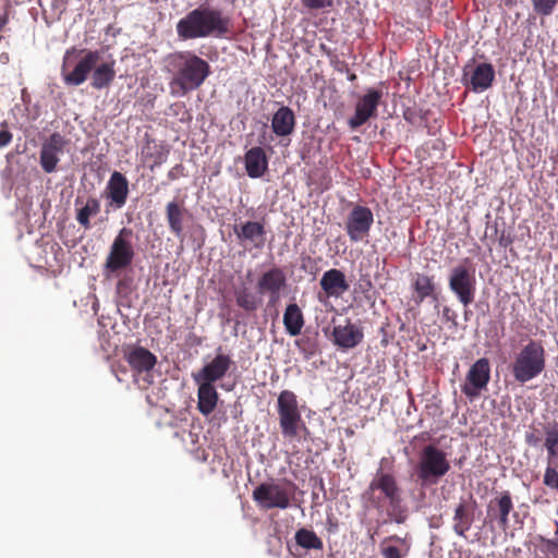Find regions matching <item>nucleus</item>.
<instances>
[{
	"instance_id": "1",
	"label": "nucleus",
	"mask_w": 558,
	"mask_h": 558,
	"mask_svg": "<svg viewBox=\"0 0 558 558\" xmlns=\"http://www.w3.org/2000/svg\"><path fill=\"white\" fill-rule=\"evenodd\" d=\"M172 78L171 95L185 96L198 89L211 74L210 64L193 51H175L167 58Z\"/></svg>"
},
{
	"instance_id": "2",
	"label": "nucleus",
	"mask_w": 558,
	"mask_h": 558,
	"mask_svg": "<svg viewBox=\"0 0 558 558\" xmlns=\"http://www.w3.org/2000/svg\"><path fill=\"white\" fill-rule=\"evenodd\" d=\"M230 21L222 11L208 5H199L179 20L175 26L182 40L223 37L229 32Z\"/></svg>"
},
{
	"instance_id": "3",
	"label": "nucleus",
	"mask_w": 558,
	"mask_h": 558,
	"mask_svg": "<svg viewBox=\"0 0 558 558\" xmlns=\"http://www.w3.org/2000/svg\"><path fill=\"white\" fill-rule=\"evenodd\" d=\"M362 496L372 508L386 510L388 517L400 522L397 510L401 504V489L392 473L378 470Z\"/></svg>"
},
{
	"instance_id": "4",
	"label": "nucleus",
	"mask_w": 558,
	"mask_h": 558,
	"mask_svg": "<svg viewBox=\"0 0 558 558\" xmlns=\"http://www.w3.org/2000/svg\"><path fill=\"white\" fill-rule=\"evenodd\" d=\"M546 367V352L543 343L531 339L511 364V374L515 381L525 384L539 376Z\"/></svg>"
},
{
	"instance_id": "5",
	"label": "nucleus",
	"mask_w": 558,
	"mask_h": 558,
	"mask_svg": "<svg viewBox=\"0 0 558 558\" xmlns=\"http://www.w3.org/2000/svg\"><path fill=\"white\" fill-rule=\"evenodd\" d=\"M451 469L447 453L435 445H426L418 453L415 474L422 486L436 485Z\"/></svg>"
},
{
	"instance_id": "6",
	"label": "nucleus",
	"mask_w": 558,
	"mask_h": 558,
	"mask_svg": "<svg viewBox=\"0 0 558 558\" xmlns=\"http://www.w3.org/2000/svg\"><path fill=\"white\" fill-rule=\"evenodd\" d=\"M277 412L281 434L287 439H293L301 428L306 429L299 409L298 397L291 390H282L277 400Z\"/></svg>"
},
{
	"instance_id": "7",
	"label": "nucleus",
	"mask_w": 558,
	"mask_h": 558,
	"mask_svg": "<svg viewBox=\"0 0 558 558\" xmlns=\"http://www.w3.org/2000/svg\"><path fill=\"white\" fill-rule=\"evenodd\" d=\"M132 238L133 230L130 228L124 227L118 232L106 257L105 268L107 271L117 272L132 264L135 256Z\"/></svg>"
},
{
	"instance_id": "8",
	"label": "nucleus",
	"mask_w": 558,
	"mask_h": 558,
	"mask_svg": "<svg viewBox=\"0 0 558 558\" xmlns=\"http://www.w3.org/2000/svg\"><path fill=\"white\" fill-rule=\"evenodd\" d=\"M75 52L76 50L74 48L66 50L62 62L63 81L70 86H80L83 84L100 59V52L98 50L81 49L78 51L81 59L72 71L66 72L71 56Z\"/></svg>"
},
{
	"instance_id": "9",
	"label": "nucleus",
	"mask_w": 558,
	"mask_h": 558,
	"mask_svg": "<svg viewBox=\"0 0 558 558\" xmlns=\"http://www.w3.org/2000/svg\"><path fill=\"white\" fill-rule=\"evenodd\" d=\"M450 291L457 296L458 301L468 307L474 302L476 294V277L474 268L465 265L454 266L448 278Z\"/></svg>"
},
{
	"instance_id": "10",
	"label": "nucleus",
	"mask_w": 558,
	"mask_h": 558,
	"mask_svg": "<svg viewBox=\"0 0 558 558\" xmlns=\"http://www.w3.org/2000/svg\"><path fill=\"white\" fill-rule=\"evenodd\" d=\"M289 486L291 489L278 483H262L253 490L252 497L262 509H287L290 506L294 488L292 483H289Z\"/></svg>"
},
{
	"instance_id": "11",
	"label": "nucleus",
	"mask_w": 558,
	"mask_h": 558,
	"mask_svg": "<svg viewBox=\"0 0 558 558\" xmlns=\"http://www.w3.org/2000/svg\"><path fill=\"white\" fill-rule=\"evenodd\" d=\"M374 223V214L371 208L354 205L344 221V230L350 241L359 243L368 238Z\"/></svg>"
},
{
	"instance_id": "12",
	"label": "nucleus",
	"mask_w": 558,
	"mask_h": 558,
	"mask_svg": "<svg viewBox=\"0 0 558 558\" xmlns=\"http://www.w3.org/2000/svg\"><path fill=\"white\" fill-rule=\"evenodd\" d=\"M490 380V364L488 359L481 357L473 363L466 373L465 381L461 386V391L470 399L480 397L482 390L487 389Z\"/></svg>"
},
{
	"instance_id": "13",
	"label": "nucleus",
	"mask_w": 558,
	"mask_h": 558,
	"mask_svg": "<svg viewBox=\"0 0 558 558\" xmlns=\"http://www.w3.org/2000/svg\"><path fill=\"white\" fill-rule=\"evenodd\" d=\"M381 97V90L374 88L367 89L363 96L359 97L355 104L354 114L348 120L349 126L352 130H356L371 118L376 117Z\"/></svg>"
},
{
	"instance_id": "14",
	"label": "nucleus",
	"mask_w": 558,
	"mask_h": 558,
	"mask_svg": "<svg viewBox=\"0 0 558 558\" xmlns=\"http://www.w3.org/2000/svg\"><path fill=\"white\" fill-rule=\"evenodd\" d=\"M287 286V277L284 271L279 267H272L264 271L257 280L256 288L259 294L268 295V305H276L280 298L281 291Z\"/></svg>"
},
{
	"instance_id": "15",
	"label": "nucleus",
	"mask_w": 558,
	"mask_h": 558,
	"mask_svg": "<svg viewBox=\"0 0 558 558\" xmlns=\"http://www.w3.org/2000/svg\"><path fill=\"white\" fill-rule=\"evenodd\" d=\"M68 141L59 132L52 133L43 144L39 155V163L46 173H52L57 170L60 156L64 151Z\"/></svg>"
},
{
	"instance_id": "16",
	"label": "nucleus",
	"mask_w": 558,
	"mask_h": 558,
	"mask_svg": "<svg viewBox=\"0 0 558 558\" xmlns=\"http://www.w3.org/2000/svg\"><path fill=\"white\" fill-rule=\"evenodd\" d=\"M468 65L464 68L462 76V83L468 89L482 93L493 85L495 81L493 64L480 63L471 72L468 71Z\"/></svg>"
},
{
	"instance_id": "17",
	"label": "nucleus",
	"mask_w": 558,
	"mask_h": 558,
	"mask_svg": "<svg viewBox=\"0 0 558 558\" xmlns=\"http://www.w3.org/2000/svg\"><path fill=\"white\" fill-rule=\"evenodd\" d=\"M476 509L477 502L472 496L469 499H461L457 505L452 518V530L458 536L466 538V533L475 520Z\"/></svg>"
},
{
	"instance_id": "18",
	"label": "nucleus",
	"mask_w": 558,
	"mask_h": 558,
	"mask_svg": "<svg viewBox=\"0 0 558 558\" xmlns=\"http://www.w3.org/2000/svg\"><path fill=\"white\" fill-rule=\"evenodd\" d=\"M363 339V329L351 323L350 319H348L344 325L335 326L332 329V341L335 345L342 350H350L357 347Z\"/></svg>"
},
{
	"instance_id": "19",
	"label": "nucleus",
	"mask_w": 558,
	"mask_h": 558,
	"mask_svg": "<svg viewBox=\"0 0 558 558\" xmlns=\"http://www.w3.org/2000/svg\"><path fill=\"white\" fill-rule=\"evenodd\" d=\"M232 361L228 355L218 354L210 363L206 364L199 372L193 374L195 383H209L221 379L230 368Z\"/></svg>"
},
{
	"instance_id": "20",
	"label": "nucleus",
	"mask_w": 558,
	"mask_h": 558,
	"mask_svg": "<svg viewBox=\"0 0 558 558\" xmlns=\"http://www.w3.org/2000/svg\"><path fill=\"white\" fill-rule=\"evenodd\" d=\"M234 233L240 242L252 244L254 248L260 250L265 245L266 229L262 222L246 221L235 226Z\"/></svg>"
},
{
	"instance_id": "21",
	"label": "nucleus",
	"mask_w": 558,
	"mask_h": 558,
	"mask_svg": "<svg viewBox=\"0 0 558 558\" xmlns=\"http://www.w3.org/2000/svg\"><path fill=\"white\" fill-rule=\"evenodd\" d=\"M125 360L135 374L145 373L146 376H149V372L157 363L156 355L144 347L131 348L125 353Z\"/></svg>"
},
{
	"instance_id": "22",
	"label": "nucleus",
	"mask_w": 558,
	"mask_h": 558,
	"mask_svg": "<svg viewBox=\"0 0 558 558\" xmlns=\"http://www.w3.org/2000/svg\"><path fill=\"white\" fill-rule=\"evenodd\" d=\"M107 198L116 208H122L129 196V181L124 174L114 171L107 183L106 187Z\"/></svg>"
},
{
	"instance_id": "23",
	"label": "nucleus",
	"mask_w": 558,
	"mask_h": 558,
	"mask_svg": "<svg viewBox=\"0 0 558 558\" xmlns=\"http://www.w3.org/2000/svg\"><path fill=\"white\" fill-rule=\"evenodd\" d=\"M319 283L327 296L339 298L350 288L344 274L336 268L325 271Z\"/></svg>"
},
{
	"instance_id": "24",
	"label": "nucleus",
	"mask_w": 558,
	"mask_h": 558,
	"mask_svg": "<svg viewBox=\"0 0 558 558\" xmlns=\"http://www.w3.org/2000/svg\"><path fill=\"white\" fill-rule=\"evenodd\" d=\"M246 173L252 179L260 178L268 169V158L260 146L252 147L244 155Z\"/></svg>"
},
{
	"instance_id": "25",
	"label": "nucleus",
	"mask_w": 558,
	"mask_h": 558,
	"mask_svg": "<svg viewBox=\"0 0 558 558\" xmlns=\"http://www.w3.org/2000/svg\"><path fill=\"white\" fill-rule=\"evenodd\" d=\"M169 153L166 145L148 138L142 147L141 156L143 162L148 163L150 170H154L167 161Z\"/></svg>"
},
{
	"instance_id": "26",
	"label": "nucleus",
	"mask_w": 558,
	"mask_h": 558,
	"mask_svg": "<svg viewBox=\"0 0 558 558\" xmlns=\"http://www.w3.org/2000/svg\"><path fill=\"white\" fill-rule=\"evenodd\" d=\"M513 509L511 494L505 490L499 497L492 499L487 507L488 514L494 513L498 519V525L506 530L509 526V513Z\"/></svg>"
},
{
	"instance_id": "27",
	"label": "nucleus",
	"mask_w": 558,
	"mask_h": 558,
	"mask_svg": "<svg viewBox=\"0 0 558 558\" xmlns=\"http://www.w3.org/2000/svg\"><path fill=\"white\" fill-rule=\"evenodd\" d=\"M295 128V114L287 106H281L272 116L271 130L280 137L289 136Z\"/></svg>"
},
{
	"instance_id": "28",
	"label": "nucleus",
	"mask_w": 558,
	"mask_h": 558,
	"mask_svg": "<svg viewBox=\"0 0 558 558\" xmlns=\"http://www.w3.org/2000/svg\"><path fill=\"white\" fill-rule=\"evenodd\" d=\"M198 385L197 390V409L198 411L207 416L211 414L219 399V395L214 385L209 383H196Z\"/></svg>"
},
{
	"instance_id": "29",
	"label": "nucleus",
	"mask_w": 558,
	"mask_h": 558,
	"mask_svg": "<svg viewBox=\"0 0 558 558\" xmlns=\"http://www.w3.org/2000/svg\"><path fill=\"white\" fill-rule=\"evenodd\" d=\"M116 77V60L96 64L92 71V86L95 89H104L111 85Z\"/></svg>"
},
{
	"instance_id": "30",
	"label": "nucleus",
	"mask_w": 558,
	"mask_h": 558,
	"mask_svg": "<svg viewBox=\"0 0 558 558\" xmlns=\"http://www.w3.org/2000/svg\"><path fill=\"white\" fill-rule=\"evenodd\" d=\"M186 215L187 209L183 204L172 201L166 205V218L169 229L177 238H183V222Z\"/></svg>"
},
{
	"instance_id": "31",
	"label": "nucleus",
	"mask_w": 558,
	"mask_h": 558,
	"mask_svg": "<svg viewBox=\"0 0 558 558\" xmlns=\"http://www.w3.org/2000/svg\"><path fill=\"white\" fill-rule=\"evenodd\" d=\"M76 220L85 229L90 228V217H94L100 211V202L95 197H88L84 203L82 197L75 198Z\"/></svg>"
},
{
	"instance_id": "32",
	"label": "nucleus",
	"mask_w": 558,
	"mask_h": 558,
	"mask_svg": "<svg viewBox=\"0 0 558 558\" xmlns=\"http://www.w3.org/2000/svg\"><path fill=\"white\" fill-rule=\"evenodd\" d=\"M304 324V315L300 306L296 303L288 304L283 313V325L287 332L292 337L299 336Z\"/></svg>"
},
{
	"instance_id": "33",
	"label": "nucleus",
	"mask_w": 558,
	"mask_h": 558,
	"mask_svg": "<svg viewBox=\"0 0 558 558\" xmlns=\"http://www.w3.org/2000/svg\"><path fill=\"white\" fill-rule=\"evenodd\" d=\"M545 447L549 465L558 466V424L546 428Z\"/></svg>"
},
{
	"instance_id": "34",
	"label": "nucleus",
	"mask_w": 558,
	"mask_h": 558,
	"mask_svg": "<svg viewBox=\"0 0 558 558\" xmlns=\"http://www.w3.org/2000/svg\"><path fill=\"white\" fill-rule=\"evenodd\" d=\"M413 289L417 294V303L423 302L426 298L433 296L435 293L434 278L427 275H417L413 282Z\"/></svg>"
},
{
	"instance_id": "35",
	"label": "nucleus",
	"mask_w": 558,
	"mask_h": 558,
	"mask_svg": "<svg viewBox=\"0 0 558 558\" xmlns=\"http://www.w3.org/2000/svg\"><path fill=\"white\" fill-rule=\"evenodd\" d=\"M294 538L296 544L305 549L322 550L324 547L323 541L312 530L300 529L296 531Z\"/></svg>"
},
{
	"instance_id": "36",
	"label": "nucleus",
	"mask_w": 558,
	"mask_h": 558,
	"mask_svg": "<svg viewBox=\"0 0 558 558\" xmlns=\"http://www.w3.org/2000/svg\"><path fill=\"white\" fill-rule=\"evenodd\" d=\"M396 541L401 544H405V541L397 535H391L386 537L380 544V554L383 558H404L409 553V547L404 549L399 548L395 545H390L389 543Z\"/></svg>"
},
{
	"instance_id": "37",
	"label": "nucleus",
	"mask_w": 558,
	"mask_h": 558,
	"mask_svg": "<svg viewBox=\"0 0 558 558\" xmlns=\"http://www.w3.org/2000/svg\"><path fill=\"white\" fill-rule=\"evenodd\" d=\"M235 301L239 307L248 313L255 312L259 305L257 298L246 288L235 291Z\"/></svg>"
},
{
	"instance_id": "38",
	"label": "nucleus",
	"mask_w": 558,
	"mask_h": 558,
	"mask_svg": "<svg viewBox=\"0 0 558 558\" xmlns=\"http://www.w3.org/2000/svg\"><path fill=\"white\" fill-rule=\"evenodd\" d=\"M535 13L542 16L551 15L558 4V0H530Z\"/></svg>"
},
{
	"instance_id": "39",
	"label": "nucleus",
	"mask_w": 558,
	"mask_h": 558,
	"mask_svg": "<svg viewBox=\"0 0 558 558\" xmlns=\"http://www.w3.org/2000/svg\"><path fill=\"white\" fill-rule=\"evenodd\" d=\"M536 539L541 543V550L551 558H558V536L554 539L538 535Z\"/></svg>"
},
{
	"instance_id": "40",
	"label": "nucleus",
	"mask_w": 558,
	"mask_h": 558,
	"mask_svg": "<svg viewBox=\"0 0 558 558\" xmlns=\"http://www.w3.org/2000/svg\"><path fill=\"white\" fill-rule=\"evenodd\" d=\"M544 484L550 488H558V472L548 464L544 474Z\"/></svg>"
},
{
	"instance_id": "41",
	"label": "nucleus",
	"mask_w": 558,
	"mask_h": 558,
	"mask_svg": "<svg viewBox=\"0 0 558 558\" xmlns=\"http://www.w3.org/2000/svg\"><path fill=\"white\" fill-rule=\"evenodd\" d=\"M302 4L308 10H320L333 5V0H302Z\"/></svg>"
},
{
	"instance_id": "42",
	"label": "nucleus",
	"mask_w": 558,
	"mask_h": 558,
	"mask_svg": "<svg viewBox=\"0 0 558 558\" xmlns=\"http://www.w3.org/2000/svg\"><path fill=\"white\" fill-rule=\"evenodd\" d=\"M184 175V167L182 163H178L168 171V179L175 181Z\"/></svg>"
},
{
	"instance_id": "43",
	"label": "nucleus",
	"mask_w": 558,
	"mask_h": 558,
	"mask_svg": "<svg viewBox=\"0 0 558 558\" xmlns=\"http://www.w3.org/2000/svg\"><path fill=\"white\" fill-rule=\"evenodd\" d=\"M12 141V133L9 130L0 131V148L8 146Z\"/></svg>"
},
{
	"instance_id": "44",
	"label": "nucleus",
	"mask_w": 558,
	"mask_h": 558,
	"mask_svg": "<svg viewBox=\"0 0 558 558\" xmlns=\"http://www.w3.org/2000/svg\"><path fill=\"white\" fill-rule=\"evenodd\" d=\"M373 284L368 277L359 280V288L362 292H367L372 289Z\"/></svg>"
},
{
	"instance_id": "45",
	"label": "nucleus",
	"mask_w": 558,
	"mask_h": 558,
	"mask_svg": "<svg viewBox=\"0 0 558 558\" xmlns=\"http://www.w3.org/2000/svg\"><path fill=\"white\" fill-rule=\"evenodd\" d=\"M9 21L8 13L4 12L3 14H0V32L4 28ZM2 39V36L0 35V40Z\"/></svg>"
},
{
	"instance_id": "46",
	"label": "nucleus",
	"mask_w": 558,
	"mask_h": 558,
	"mask_svg": "<svg viewBox=\"0 0 558 558\" xmlns=\"http://www.w3.org/2000/svg\"><path fill=\"white\" fill-rule=\"evenodd\" d=\"M526 441L530 444V445H536L537 441H538V438L535 437L534 435H527L526 436Z\"/></svg>"
},
{
	"instance_id": "47",
	"label": "nucleus",
	"mask_w": 558,
	"mask_h": 558,
	"mask_svg": "<svg viewBox=\"0 0 558 558\" xmlns=\"http://www.w3.org/2000/svg\"><path fill=\"white\" fill-rule=\"evenodd\" d=\"M348 80L353 82L356 80V74L355 73H350L349 76H348Z\"/></svg>"
}]
</instances>
